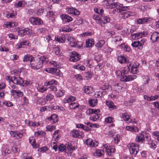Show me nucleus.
<instances>
[{
    "label": "nucleus",
    "mask_w": 159,
    "mask_h": 159,
    "mask_svg": "<svg viewBox=\"0 0 159 159\" xmlns=\"http://www.w3.org/2000/svg\"><path fill=\"white\" fill-rule=\"evenodd\" d=\"M159 39V33L157 32H155L151 34L150 39L152 42H155L157 41Z\"/></svg>",
    "instance_id": "obj_17"
},
{
    "label": "nucleus",
    "mask_w": 159,
    "mask_h": 159,
    "mask_svg": "<svg viewBox=\"0 0 159 159\" xmlns=\"http://www.w3.org/2000/svg\"><path fill=\"white\" fill-rule=\"evenodd\" d=\"M106 104L109 108L111 110L115 109L117 108L116 106L114 105L112 102L108 101L106 102Z\"/></svg>",
    "instance_id": "obj_31"
},
{
    "label": "nucleus",
    "mask_w": 159,
    "mask_h": 159,
    "mask_svg": "<svg viewBox=\"0 0 159 159\" xmlns=\"http://www.w3.org/2000/svg\"><path fill=\"white\" fill-rule=\"evenodd\" d=\"M60 17L63 21L69 22L72 20V17L67 15L63 14L61 15Z\"/></svg>",
    "instance_id": "obj_22"
},
{
    "label": "nucleus",
    "mask_w": 159,
    "mask_h": 159,
    "mask_svg": "<svg viewBox=\"0 0 159 159\" xmlns=\"http://www.w3.org/2000/svg\"><path fill=\"white\" fill-rule=\"evenodd\" d=\"M13 83L20 85H22L24 83V80L20 77H14L13 78Z\"/></svg>",
    "instance_id": "obj_15"
},
{
    "label": "nucleus",
    "mask_w": 159,
    "mask_h": 159,
    "mask_svg": "<svg viewBox=\"0 0 159 159\" xmlns=\"http://www.w3.org/2000/svg\"><path fill=\"white\" fill-rule=\"evenodd\" d=\"M121 6V4L119 2H116L112 3L110 5H107V8L109 9H111L113 8H119Z\"/></svg>",
    "instance_id": "obj_20"
},
{
    "label": "nucleus",
    "mask_w": 159,
    "mask_h": 159,
    "mask_svg": "<svg viewBox=\"0 0 159 159\" xmlns=\"http://www.w3.org/2000/svg\"><path fill=\"white\" fill-rule=\"evenodd\" d=\"M104 154V152L103 150H97L94 153V154L96 156L101 157Z\"/></svg>",
    "instance_id": "obj_39"
},
{
    "label": "nucleus",
    "mask_w": 159,
    "mask_h": 159,
    "mask_svg": "<svg viewBox=\"0 0 159 159\" xmlns=\"http://www.w3.org/2000/svg\"><path fill=\"white\" fill-rule=\"evenodd\" d=\"M79 104L77 102L71 103L69 106V108L70 109H75L78 108Z\"/></svg>",
    "instance_id": "obj_43"
},
{
    "label": "nucleus",
    "mask_w": 159,
    "mask_h": 159,
    "mask_svg": "<svg viewBox=\"0 0 159 159\" xmlns=\"http://www.w3.org/2000/svg\"><path fill=\"white\" fill-rule=\"evenodd\" d=\"M29 125L30 126H38L39 125V124L38 122H34L32 121H30L29 123Z\"/></svg>",
    "instance_id": "obj_57"
},
{
    "label": "nucleus",
    "mask_w": 159,
    "mask_h": 159,
    "mask_svg": "<svg viewBox=\"0 0 159 159\" xmlns=\"http://www.w3.org/2000/svg\"><path fill=\"white\" fill-rule=\"evenodd\" d=\"M132 46L134 47H137L139 49V41H134L131 44Z\"/></svg>",
    "instance_id": "obj_63"
},
{
    "label": "nucleus",
    "mask_w": 159,
    "mask_h": 159,
    "mask_svg": "<svg viewBox=\"0 0 159 159\" xmlns=\"http://www.w3.org/2000/svg\"><path fill=\"white\" fill-rule=\"evenodd\" d=\"M142 81L145 84H148L150 80L149 77L147 75H143L142 77Z\"/></svg>",
    "instance_id": "obj_38"
},
{
    "label": "nucleus",
    "mask_w": 159,
    "mask_h": 159,
    "mask_svg": "<svg viewBox=\"0 0 159 159\" xmlns=\"http://www.w3.org/2000/svg\"><path fill=\"white\" fill-rule=\"evenodd\" d=\"M22 102L23 105H27L29 103V101L28 98L25 97H24L22 98Z\"/></svg>",
    "instance_id": "obj_50"
},
{
    "label": "nucleus",
    "mask_w": 159,
    "mask_h": 159,
    "mask_svg": "<svg viewBox=\"0 0 159 159\" xmlns=\"http://www.w3.org/2000/svg\"><path fill=\"white\" fill-rule=\"evenodd\" d=\"M100 88L103 90H105L108 88V84L106 83H103L100 86Z\"/></svg>",
    "instance_id": "obj_53"
},
{
    "label": "nucleus",
    "mask_w": 159,
    "mask_h": 159,
    "mask_svg": "<svg viewBox=\"0 0 159 159\" xmlns=\"http://www.w3.org/2000/svg\"><path fill=\"white\" fill-rule=\"evenodd\" d=\"M93 18L97 23L102 26H103V25L106 24L105 21H104L101 18L97 15H94L93 16Z\"/></svg>",
    "instance_id": "obj_14"
},
{
    "label": "nucleus",
    "mask_w": 159,
    "mask_h": 159,
    "mask_svg": "<svg viewBox=\"0 0 159 159\" xmlns=\"http://www.w3.org/2000/svg\"><path fill=\"white\" fill-rule=\"evenodd\" d=\"M71 55L70 57V60L73 62H75L80 59V55L75 51L71 52Z\"/></svg>",
    "instance_id": "obj_7"
},
{
    "label": "nucleus",
    "mask_w": 159,
    "mask_h": 159,
    "mask_svg": "<svg viewBox=\"0 0 159 159\" xmlns=\"http://www.w3.org/2000/svg\"><path fill=\"white\" fill-rule=\"evenodd\" d=\"M130 153L134 156H135L139 150V145L133 143L129 144L127 145Z\"/></svg>",
    "instance_id": "obj_2"
},
{
    "label": "nucleus",
    "mask_w": 159,
    "mask_h": 159,
    "mask_svg": "<svg viewBox=\"0 0 159 159\" xmlns=\"http://www.w3.org/2000/svg\"><path fill=\"white\" fill-rule=\"evenodd\" d=\"M48 120L51 121L52 124H54L58 121L57 116L56 114H52L51 116L48 118Z\"/></svg>",
    "instance_id": "obj_18"
},
{
    "label": "nucleus",
    "mask_w": 159,
    "mask_h": 159,
    "mask_svg": "<svg viewBox=\"0 0 159 159\" xmlns=\"http://www.w3.org/2000/svg\"><path fill=\"white\" fill-rule=\"evenodd\" d=\"M105 152L109 155H110L111 153L115 152V149L113 148H108L105 150Z\"/></svg>",
    "instance_id": "obj_51"
},
{
    "label": "nucleus",
    "mask_w": 159,
    "mask_h": 159,
    "mask_svg": "<svg viewBox=\"0 0 159 159\" xmlns=\"http://www.w3.org/2000/svg\"><path fill=\"white\" fill-rule=\"evenodd\" d=\"M37 89L39 92L41 93L45 92L47 90V89L46 87L43 86L39 85H38L37 87Z\"/></svg>",
    "instance_id": "obj_35"
},
{
    "label": "nucleus",
    "mask_w": 159,
    "mask_h": 159,
    "mask_svg": "<svg viewBox=\"0 0 159 159\" xmlns=\"http://www.w3.org/2000/svg\"><path fill=\"white\" fill-rule=\"evenodd\" d=\"M152 19L149 17H145L142 18H139L136 20L137 24H143L152 20Z\"/></svg>",
    "instance_id": "obj_9"
},
{
    "label": "nucleus",
    "mask_w": 159,
    "mask_h": 159,
    "mask_svg": "<svg viewBox=\"0 0 159 159\" xmlns=\"http://www.w3.org/2000/svg\"><path fill=\"white\" fill-rule=\"evenodd\" d=\"M29 143L31 144L34 148H37L38 147V145L36 143V141L32 137H30L29 139Z\"/></svg>",
    "instance_id": "obj_27"
},
{
    "label": "nucleus",
    "mask_w": 159,
    "mask_h": 159,
    "mask_svg": "<svg viewBox=\"0 0 159 159\" xmlns=\"http://www.w3.org/2000/svg\"><path fill=\"white\" fill-rule=\"evenodd\" d=\"M24 45L28 46H30V44L29 43L28 41L26 40L23 41L21 42L18 43L16 45V48L17 49H19L22 48V46Z\"/></svg>",
    "instance_id": "obj_19"
},
{
    "label": "nucleus",
    "mask_w": 159,
    "mask_h": 159,
    "mask_svg": "<svg viewBox=\"0 0 159 159\" xmlns=\"http://www.w3.org/2000/svg\"><path fill=\"white\" fill-rule=\"evenodd\" d=\"M72 30V29L68 26H66L65 27L62 28L60 29V31H63L64 32H69Z\"/></svg>",
    "instance_id": "obj_48"
},
{
    "label": "nucleus",
    "mask_w": 159,
    "mask_h": 159,
    "mask_svg": "<svg viewBox=\"0 0 159 159\" xmlns=\"http://www.w3.org/2000/svg\"><path fill=\"white\" fill-rule=\"evenodd\" d=\"M17 15L16 12H13V13H11L9 14H6V16L8 18H13Z\"/></svg>",
    "instance_id": "obj_56"
},
{
    "label": "nucleus",
    "mask_w": 159,
    "mask_h": 159,
    "mask_svg": "<svg viewBox=\"0 0 159 159\" xmlns=\"http://www.w3.org/2000/svg\"><path fill=\"white\" fill-rule=\"evenodd\" d=\"M126 129L127 130L129 131L132 132H138L139 129L138 128L135 126H127L126 127Z\"/></svg>",
    "instance_id": "obj_30"
},
{
    "label": "nucleus",
    "mask_w": 159,
    "mask_h": 159,
    "mask_svg": "<svg viewBox=\"0 0 159 159\" xmlns=\"http://www.w3.org/2000/svg\"><path fill=\"white\" fill-rule=\"evenodd\" d=\"M145 42V41L144 39H141L140 41H139V49L141 50L143 49V46Z\"/></svg>",
    "instance_id": "obj_60"
},
{
    "label": "nucleus",
    "mask_w": 159,
    "mask_h": 159,
    "mask_svg": "<svg viewBox=\"0 0 159 159\" xmlns=\"http://www.w3.org/2000/svg\"><path fill=\"white\" fill-rule=\"evenodd\" d=\"M40 110L41 111H44L47 110L50 111V107L49 106H46L40 108Z\"/></svg>",
    "instance_id": "obj_61"
},
{
    "label": "nucleus",
    "mask_w": 159,
    "mask_h": 159,
    "mask_svg": "<svg viewBox=\"0 0 159 159\" xmlns=\"http://www.w3.org/2000/svg\"><path fill=\"white\" fill-rule=\"evenodd\" d=\"M144 36V34L143 32L138 33L131 35V38L134 39H139Z\"/></svg>",
    "instance_id": "obj_21"
},
{
    "label": "nucleus",
    "mask_w": 159,
    "mask_h": 159,
    "mask_svg": "<svg viewBox=\"0 0 159 159\" xmlns=\"http://www.w3.org/2000/svg\"><path fill=\"white\" fill-rule=\"evenodd\" d=\"M117 60L120 63H126L128 61L127 59L123 55L119 56L117 57Z\"/></svg>",
    "instance_id": "obj_28"
},
{
    "label": "nucleus",
    "mask_w": 159,
    "mask_h": 159,
    "mask_svg": "<svg viewBox=\"0 0 159 159\" xmlns=\"http://www.w3.org/2000/svg\"><path fill=\"white\" fill-rule=\"evenodd\" d=\"M105 41L104 40H101L98 41L96 44V47L99 48H101L103 47L105 44Z\"/></svg>",
    "instance_id": "obj_45"
},
{
    "label": "nucleus",
    "mask_w": 159,
    "mask_h": 159,
    "mask_svg": "<svg viewBox=\"0 0 159 159\" xmlns=\"http://www.w3.org/2000/svg\"><path fill=\"white\" fill-rule=\"evenodd\" d=\"M46 57L42 56L39 58L35 57L31 61L30 63L31 67L34 70H37L41 67L43 62L45 61Z\"/></svg>",
    "instance_id": "obj_1"
},
{
    "label": "nucleus",
    "mask_w": 159,
    "mask_h": 159,
    "mask_svg": "<svg viewBox=\"0 0 159 159\" xmlns=\"http://www.w3.org/2000/svg\"><path fill=\"white\" fill-rule=\"evenodd\" d=\"M16 25L17 24L14 22L12 21L7 22L6 24V27L8 28H10Z\"/></svg>",
    "instance_id": "obj_41"
},
{
    "label": "nucleus",
    "mask_w": 159,
    "mask_h": 159,
    "mask_svg": "<svg viewBox=\"0 0 159 159\" xmlns=\"http://www.w3.org/2000/svg\"><path fill=\"white\" fill-rule=\"evenodd\" d=\"M54 97V96L50 93L47 94L46 97V100L47 101H50Z\"/></svg>",
    "instance_id": "obj_62"
},
{
    "label": "nucleus",
    "mask_w": 159,
    "mask_h": 159,
    "mask_svg": "<svg viewBox=\"0 0 159 159\" xmlns=\"http://www.w3.org/2000/svg\"><path fill=\"white\" fill-rule=\"evenodd\" d=\"M29 21L33 25H40L43 23V20L38 17H31L29 19Z\"/></svg>",
    "instance_id": "obj_5"
},
{
    "label": "nucleus",
    "mask_w": 159,
    "mask_h": 159,
    "mask_svg": "<svg viewBox=\"0 0 159 159\" xmlns=\"http://www.w3.org/2000/svg\"><path fill=\"white\" fill-rule=\"evenodd\" d=\"M11 93L13 95L15 93L16 94V95L19 97H22L23 95V93L19 90L12 89L11 91Z\"/></svg>",
    "instance_id": "obj_26"
},
{
    "label": "nucleus",
    "mask_w": 159,
    "mask_h": 159,
    "mask_svg": "<svg viewBox=\"0 0 159 159\" xmlns=\"http://www.w3.org/2000/svg\"><path fill=\"white\" fill-rule=\"evenodd\" d=\"M143 137L144 136H143L142 135H137L135 139L136 141L138 142L143 143L144 140V139L143 138Z\"/></svg>",
    "instance_id": "obj_40"
},
{
    "label": "nucleus",
    "mask_w": 159,
    "mask_h": 159,
    "mask_svg": "<svg viewBox=\"0 0 159 159\" xmlns=\"http://www.w3.org/2000/svg\"><path fill=\"white\" fill-rule=\"evenodd\" d=\"M60 49L57 46L53 48V51L57 55L60 54Z\"/></svg>",
    "instance_id": "obj_58"
},
{
    "label": "nucleus",
    "mask_w": 159,
    "mask_h": 159,
    "mask_svg": "<svg viewBox=\"0 0 159 159\" xmlns=\"http://www.w3.org/2000/svg\"><path fill=\"white\" fill-rule=\"evenodd\" d=\"M129 8V7H125L123 6L122 4H121V6L119 8V12H121L123 11H127Z\"/></svg>",
    "instance_id": "obj_52"
},
{
    "label": "nucleus",
    "mask_w": 159,
    "mask_h": 159,
    "mask_svg": "<svg viewBox=\"0 0 159 159\" xmlns=\"http://www.w3.org/2000/svg\"><path fill=\"white\" fill-rule=\"evenodd\" d=\"M84 20L82 18H80L77 19L74 22V24L80 25L84 23Z\"/></svg>",
    "instance_id": "obj_49"
},
{
    "label": "nucleus",
    "mask_w": 159,
    "mask_h": 159,
    "mask_svg": "<svg viewBox=\"0 0 159 159\" xmlns=\"http://www.w3.org/2000/svg\"><path fill=\"white\" fill-rule=\"evenodd\" d=\"M15 7L16 8L23 7L25 5V2L24 1H19L15 4Z\"/></svg>",
    "instance_id": "obj_46"
},
{
    "label": "nucleus",
    "mask_w": 159,
    "mask_h": 159,
    "mask_svg": "<svg viewBox=\"0 0 159 159\" xmlns=\"http://www.w3.org/2000/svg\"><path fill=\"white\" fill-rule=\"evenodd\" d=\"M66 11L68 14H72L78 16L80 14V11L77 9L71 8H66Z\"/></svg>",
    "instance_id": "obj_10"
},
{
    "label": "nucleus",
    "mask_w": 159,
    "mask_h": 159,
    "mask_svg": "<svg viewBox=\"0 0 159 159\" xmlns=\"http://www.w3.org/2000/svg\"><path fill=\"white\" fill-rule=\"evenodd\" d=\"M112 41L116 44H121V46L124 45V44H122L123 42H122V39L120 36H118L113 37Z\"/></svg>",
    "instance_id": "obj_23"
},
{
    "label": "nucleus",
    "mask_w": 159,
    "mask_h": 159,
    "mask_svg": "<svg viewBox=\"0 0 159 159\" xmlns=\"http://www.w3.org/2000/svg\"><path fill=\"white\" fill-rule=\"evenodd\" d=\"M125 85H126L125 84H116L114 86L115 91L119 93L120 92L123 91L124 89V87H125Z\"/></svg>",
    "instance_id": "obj_12"
},
{
    "label": "nucleus",
    "mask_w": 159,
    "mask_h": 159,
    "mask_svg": "<svg viewBox=\"0 0 159 159\" xmlns=\"http://www.w3.org/2000/svg\"><path fill=\"white\" fill-rule=\"evenodd\" d=\"M152 134L156 138L157 140L159 142V132L158 131H156L153 132Z\"/></svg>",
    "instance_id": "obj_64"
},
{
    "label": "nucleus",
    "mask_w": 159,
    "mask_h": 159,
    "mask_svg": "<svg viewBox=\"0 0 159 159\" xmlns=\"http://www.w3.org/2000/svg\"><path fill=\"white\" fill-rule=\"evenodd\" d=\"M136 78L137 76L135 75H125L122 76L120 78V80L124 82H128L133 80Z\"/></svg>",
    "instance_id": "obj_8"
},
{
    "label": "nucleus",
    "mask_w": 159,
    "mask_h": 159,
    "mask_svg": "<svg viewBox=\"0 0 159 159\" xmlns=\"http://www.w3.org/2000/svg\"><path fill=\"white\" fill-rule=\"evenodd\" d=\"M147 143L149 145L150 148H156L157 142L156 141L150 140Z\"/></svg>",
    "instance_id": "obj_36"
},
{
    "label": "nucleus",
    "mask_w": 159,
    "mask_h": 159,
    "mask_svg": "<svg viewBox=\"0 0 159 159\" xmlns=\"http://www.w3.org/2000/svg\"><path fill=\"white\" fill-rule=\"evenodd\" d=\"M100 111L99 109H94L89 108L86 111V113L87 115H91L95 113H99Z\"/></svg>",
    "instance_id": "obj_25"
},
{
    "label": "nucleus",
    "mask_w": 159,
    "mask_h": 159,
    "mask_svg": "<svg viewBox=\"0 0 159 159\" xmlns=\"http://www.w3.org/2000/svg\"><path fill=\"white\" fill-rule=\"evenodd\" d=\"M64 93V91L63 90L60 89L57 92L56 95L57 97H61L63 95Z\"/></svg>",
    "instance_id": "obj_59"
},
{
    "label": "nucleus",
    "mask_w": 159,
    "mask_h": 159,
    "mask_svg": "<svg viewBox=\"0 0 159 159\" xmlns=\"http://www.w3.org/2000/svg\"><path fill=\"white\" fill-rule=\"evenodd\" d=\"M55 40L58 41L59 43H64L65 41V36L64 35H62L61 37H58V36H55Z\"/></svg>",
    "instance_id": "obj_32"
},
{
    "label": "nucleus",
    "mask_w": 159,
    "mask_h": 159,
    "mask_svg": "<svg viewBox=\"0 0 159 159\" xmlns=\"http://www.w3.org/2000/svg\"><path fill=\"white\" fill-rule=\"evenodd\" d=\"M95 115L93 116L90 117L89 119L93 121H95L97 120V119H99L100 116L99 113H95Z\"/></svg>",
    "instance_id": "obj_37"
},
{
    "label": "nucleus",
    "mask_w": 159,
    "mask_h": 159,
    "mask_svg": "<svg viewBox=\"0 0 159 159\" xmlns=\"http://www.w3.org/2000/svg\"><path fill=\"white\" fill-rule=\"evenodd\" d=\"M120 116L121 118L127 123H130L132 122V120L130 118L131 116L127 112L121 113Z\"/></svg>",
    "instance_id": "obj_6"
},
{
    "label": "nucleus",
    "mask_w": 159,
    "mask_h": 159,
    "mask_svg": "<svg viewBox=\"0 0 159 159\" xmlns=\"http://www.w3.org/2000/svg\"><path fill=\"white\" fill-rule=\"evenodd\" d=\"M94 11L96 13L98 14L101 16H102L104 12L103 9L101 8H95L94 9Z\"/></svg>",
    "instance_id": "obj_47"
},
{
    "label": "nucleus",
    "mask_w": 159,
    "mask_h": 159,
    "mask_svg": "<svg viewBox=\"0 0 159 159\" xmlns=\"http://www.w3.org/2000/svg\"><path fill=\"white\" fill-rule=\"evenodd\" d=\"M57 83V81L54 80H52L46 82L45 84L47 86L50 85L52 84H56Z\"/></svg>",
    "instance_id": "obj_55"
},
{
    "label": "nucleus",
    "mask_w": 159,
    "mask_h": 159,
    "mask_svg": "<svg viewBox=\"0 0 159 159\" xmlns=\"http://www.w3.org/2000/svg\"><path fill=\"white\" fill-rule=\"evenodd\" d=\"M93 91V88L90 86H87L85 87L84 92L86 94H90Z\"/></svg>",
    "instance_id": "obj_44"
},
{
    "label": "nucleus",
    "mask_w": 159,
    "mask_h": 159,
    "mask_svg": "<svg viewBox=\"0 0 159 159\" xmlns=\"http://www.w3.org/2000/svg\"><path fill=\"white\" fill-rule=\"evenodd\" d=\"M86 144L90 146L96 147L98 146V143L91 139H88L86 140Z\"/></svg>",
    "instance_id": "obj_13"
},
{
    "label": "nucleus",
    "mask_w": 159,
    "mask_h": 159,
    "mask_svg": "<svg viewBox=\"0 0 159 159\" xmlns=\"http://www.w3.org/2000/svg\"><path fill=\"white\" fill-rule=\"evenodd\" d=\"M139 64L136 62H134V63L131 66L130 65L128 67L129 71L133 74H136L138 72V68L139 67Z\"/></svg>",
    "instance_id": "obj_3"
},
{
    "label": "nucleus",
    "mask_w": 159,
    "mask_h": 159,
    "mask_svg": "<svg viewBox=\"0 0 159 159\" xmlns=\"http://www.w3.org/2000/svg\"><path fill=\"white\" fill-rule=\"evenodd\" d=\"M67 39L70 42V46L74 47H76L77 44L76 41L73 37L68 36H67Z\"/></svg>",
    "instance_id": "obj_16"
},
{
    "label": "nucleus",
    "mask_w": 159,
    "mask_h": 159,
    "mask_svg": "<svg viewBox=\"0 0 159 159\" xmlns=\"http://www.w3.org/2000/svg\"><path fill=\"white\" fill-rule=\"evenodd\" d=\"M19 35L20 36H24L26 34L30 35L32 33V30L28 28L20 30L18 31Z\"/></svg>",
    "instance_id": "obj_4"
},
{
    "label": "nucleus",
    "mask_w": 159,
    "mask_h": 159,
    "mask_svg": "<svg viewBox=\"0 0 159 159\" xmlns=\"http://www.w3.org/2000/svg\"><path fill=\"white\" fill-rule=\"evenodd\" d=\"M105 121L107 123H111L113 122L114 118L112 117L108 116L105 119Z\"/></svg>",
    "instance_id": "obj_54"
},
{
    "label": "nucleus",
    "mask_w": 159,
    "mask_h": 159,
    "mask_svg": "<svg viewBox=\"0 0 159 159\" xmlns=\"http://www.w3.org/2000/svg\"><path fill=\"white\" fill-rule=\"evenodd\" d=\"M34 58L32 56L27 54L25 55L23 59V61H30L31 63L32 61Z\"/></svg>",
    "instance_id": "obj_33"
},
{
    "label": "nucleus",
    "mask_w": 159,
    "mask_h": 159,
    "mask_svg": "<svg viewBox=\"0 0 159 159\" xmlns=\"http://www.w3.org/2000/svg\"><path fill=\"white\" fill-rule=\"evenodd\" d=\"M86 47H92L94 44V41L92 39H88L86 41Z\"/></svg>",
    "instance_id": "obj_42"
},
{
    "label": "nucleus",
    "mask_w": 159,
    "mask_h": 159,
    "mask_svg": "<svg viewBox=\"0 0 159 159\" xmlns=\"http://www.w3.org/2000/svg\"><path fill=\"white\" fill-rule=\"evenodd\" d=\"M82 134V132L80 130H73L71 132V135L74 138H80Z\"/></svg>",
    "instance_id": "obj_11"
},
{
    "label": "nucleus",
    "mask_w": 159,
    "mask_h": 159,
    "mask_svg": "<svg viewBox=\"0 0 159 159\" xmlns=\"http://www.w3.org/2000/svg\"><path fill=\"white\" fill-rule=\"evenodd\" d=\"M88 102L90 106L93 107L96 106L97 104L98 100L96 99H89L88 100Z\"/></svg>",
    "instance_id": "obj_29"
},
{
    "label": "nucleus",
    "mask_w": 159,
    "mask_h": 159,
    "mask_svg": "<svg viewBox=\"0 0 159 159\" xmlns=\"http://www.w3.org/2000/svg\"><path fill=\"white\" fill-rule=\"evenodd\" d=\"M130 15V13L129 11L122 12L120 14V17L124 19L128 18Z\"/></svg>",
    "instance_id": "obj_34"
},
{
    "label": "nucleus",
    "mask_w": 159,
    "mask_h": 159,
    "mask_svg": "<svg viewBox=\"0 0 159 159\" xmlns=\"http://www.w3.org/2000/svg\"><path fill=\"white\" fill-rule=\"evenodd\" d=\"M159 97L158 95H155L154 96L149 97L146 95L143 96V98L147 100L148 101H153L157 99Z\"/></svg>",
    "instance_id": "obj_24"
}]
</instances>
